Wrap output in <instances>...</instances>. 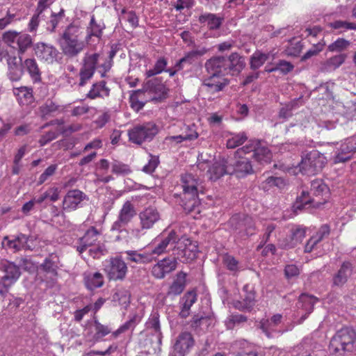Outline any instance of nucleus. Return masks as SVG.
I'll list each match as a JSON object with an SVG mask.
<instances>
[{
    "instance_id": "f257e3e1",
    "label": "nucleus",
    "mask_w": 356,
    "mask_h": 356,
    "mask_svg": "<svg viewBox=\"0 0 356 356\" xmlns=\"http://www.w3.org/2000/svg\"><path fill=\"white\" fill-rule=\"evenodd\" d=\"M105 28L104 22L97 21L95 16L92 15L84 37V29L80 24H70L59 34L58 38V44L62 54L70 59L78 57L84 51L92 37L98 40L102 38Z\"/></svg>"
},
{
    "instance_id": "f03ea898",
    "label": "nucleus",
    "mask_w": 356,
    "mask_h": 356,
    "mask_svg": "<svg viewBox=\"0 0 356 356\" xmlns=\"http://www.w3.org/2000/svg\"><path fill=\"white\" fill-rule=\"evenodd\" d=\"M181 181L183 188L181 205L186 213L193 212L200 204L198 192L202 188V181L199 177L191 173L183 175Z\"/></svg>"
},
{
    "instance_id": "7ed1b4c3",
    "label": "nucleus",
    "mask_w": 356,
    "mask_h": 356,
    "mask_svg": "<svg viewBox=\"0 0 356 356\" xmlns=\"http://www.w3.org/2000/svg\"><path fill=\"white\" fill-rule=\"evenodd\" d=\"M329 350L331 353L344 356L346 353L356 350V332L351 327H343L337 332L330 340Z\"/></svg>"
},
{
    "instance_id": "20e7f679",
    "label": "nucleus",
    "mask_w": 356,
    "mask_h": 356,
    "mask_svg": "<svg viewBox=\"0 0 356 356\" xmlns=\"http://www.w3.org/2000/svg\"><path fill=\"white\" fill-rule=\"evenodd\" d=\"M329 188L321 179H315L311 182L310 191L302 190L301 195L297 197L295 204L296 209L302 210L312 202L316 205L323 204L328 197Z\"/></svg>"
},
{
    "instance_id": "39448f33",
    "label": "nucleus",
    "mask_w": 356,
    "mask_h": 356,
    "mask_svg": "<svg viewBox=\"0 0 356 356\" xmlns=\"http://www.w3.org/2000/svg\"><path fill=\"white\" fill-rule=\"evenodd\" d=\"M326 158L316 149L305 152L302 154L299 163L300 170L308 175H315L324 168Z\"/></svg>"
},
{
    "instance_id": "423d86ee",
    "label": "nucleus",
    "mask_w": 356,
    "mask_h": 356,
    "mask_svg": "<svg viewBox=\"0 0 356 356\" xmlns=\"http://www.w3.org/2000/svg\"><path fill=\"white\" fill-rule=\"evenodd\" d=\"M158 132V126L153 122H147L133 127L128 131V136L129 141L141 145L151 141Z\"/></svg>"
},
{
    "instance_id": "0eeeda50",
    "label": "nucleus",
    "mask_w": 356,
    "mask_h": 356,
    "mask_svg": "<svg viewBox=\"0 0 356 356\" xmlns=\"http://www.w3.org/2000/svg\"><path fill=\"white\" fill-rule=\"evenodd\" d=\"M102 62L103 58L99 53L85 54L79 72L80 86H83L92 77L96 70L99 71V65Z\"/></svg>"
},
{
    "instance_id": "6e6552de",
    "label": "nucleus",
    "mask_w": 356,
    "mask_h": 356,
    "mask_svg": "<svg viewBox=\"0 0 356 356\" xmlns=\"http://www.w3.org/2000/svg\"><path fill=\"white\" fill-rule=\"evenodd\" d=\"M238 154H249L251 158L261 164L269 163L272 159L270 149L258 140L250 141L248 145L238 149Z\"/></svg>"
},
{
    "instance_id": "1a4fd4ad",
    "label": "nucleus",
    "mask_w": 356,
    "mask_h": 356,
    "mask_svg": "<svg viewBox=\"0 0 356 356\" xmlns=\"http://www.w3.org/2000/svg\"><path fill=\"white\" fill-rule=\"evenodd\" d=\"M2 39L8 45L18 49L21 53H24L28 48L31 47L33 43L32 38L29 34L15 31L5 32L3 34Z\"/></svg>"
},
{
    "instance_id": "9d476101",
    "label": "nucleus",
    "mask_w": 356,
    "mask_h": 356,
    "mask_svg": "<svg viewBox=\"0 0 356 356\" xmlns=\"http://www.w3.org/2000/svg\"><path fill=\"white\" fill-rule=\"evenodd\" d=\"M136 215L134 205L130 201H126L119 211L118 219L113 223L111 231L121 233L126 232L124 228Z\"/></svg>"
},
{
    "instance_id": "9b49d317",
    "label": "nucleus",
    "mask_w": 356,
    "mask_h": 356,
    "mask_svg": "<svg viewBox=\"0 0 356 356\" xmlns=\"http://www.w3.org/2000/svg\"><path fill=\"white\" fill-rule=\"evenodd\" d=\"M143 91L152 102H160L167 97L168 89L158 79L148 81L143 88Z\"/></svg>"
},
{
    "instance_id": "f8f14e48",
    "label": "nucleus",
    "mask_w": 356,
    "mask_h": 356,
    "mask_svg": "<svg viewBox=\"0 0 356 356\" xmlns=\"http://www.w3.org/2000/svg\"><path fill=\"white\" fill-rule=\"evenodd\" d=\"M248 154H238V149L234 153V159H230L229 165L233 168V174L237 177H244L253 172L252 165L250 161V156H247Z\"/></svg>"
},
{
    "instance_id": "ddd939ff",
    "label": "nucleus",
    "mask_w": 356,
    "mask_h": 356,
    "mask_svg": "<svg viewBox=\"0 0 356 356\" xmlns=\"http://www.w3.org/2000/svg\"><path fill=\"white\" fill-rule=\"evenodd\" d=\"M33 238L24 234H19L13 239H10L8 236H4L3 238V245L13 252H17L20 250H33L34 247L32 245Z\"/></svg>"
},
{
    "instance_id": "4468645a",
    "label": "nucleus",
    "mask_w": 356,
    "mask_h": 356,
    "mask_svg": "<svg viewBox=\"0 0 356 356\" xmlns=\"http://www.w3.org/2000/svg\"><path fill=\"white\" fill-rule=\"evenodd\" d=\"M243 293L241 300L234 301L233 306L239 311L252 310L255 305V291L252 286L247 284L243 287Z\"/></svg>"
},
{
    "instance_id": "2eb2a0df",
    "label": "nucleus",
    "mask_w": 356,
    "mask_h": 356,
    "mask_svg": "<svg viewBox=\"0 0 356 356\" xmlns=\"http://www.w3.org/2000/svg\"><path fill=\"white\" fill-rule=\"evenodd\" d=\"M204 67L208 74L213 76H225L228 74L226 56H216L207 60Z\"/></svg>"
},
{
    "instance_id": "dca6fc26",
    "label": "nucleus",
    "mask_w": 356,
    "mask_h": 356,
    "mask_svg": "<svg viewBox=\"0 0 356 356\" xmlns=\"http://www.w3.org/2000/svg\"><path fill=\"white\" fill-rule=\"evenodd\" d=\"M21 275L20 268L15 263L8 260L0 261V279L12 286Z\"/></svg>"
},
{
    "instance_id": "f3484780",
    "label": "nucleus",
    "mask_w": 356,
    "mask_h": 356,
    "mask_svg": "<svg viewBox=\"0 0 356 356\" xmlns=\"http://www.w3.org/2000/svg\"><path fill=\"white\" fill-rule=\"evenodd\" d=\"M35 54L41 60L52 64L57 60L60 55L58 50L51 44L38 42L34 47Z\"/></svg>"
},
{
    "instance_id": "a211bd4d",
    "label": "nucleus",
    "mask_w": 356,
    "mask_h": 356,
    "mask_svg": "<svg viewBox=\"0 0 356 356\" xmlns=\"http://www.w3.org/2000/svg\"><path fill=\"white\" fill-rule=\"evenodd\" d=\"M106 272L110 280H123L127 273V266L120 257L111 258Z\"/></svg>"
},
{
    "instance_id": "6ab92c4d",
    "label": "nucleus",
    "mask_w": 356,
    "mask_h": 356,
    "mask_svg": "<svg viewBox=\"0 0 356 356\" xmlns=\"http://www.w3.org/2000/svg\"><path fill=\"white\" fill-rule=\"evenodd\" d=\"M234 168L229 165L228 159H220L215 161L209 168L207 173L211 180L216 181L224 175H232Z\"/></svg>"
},
{
    "instance_id": "aec40b11",
    "label": "nucleus",
    "mask_w": 356,
    "mask_h": 356,
    "mask_svg": "<svg viewBox=\"0 0 356 356\" xmlns=\"http://www.w3.org/2000/svg\"><path fill=\"white\" fill-rule=\"evenodd\" d=\"M194 345V339L191 333H181L177 338L173 346L172 356H185Z\"/></svg>"
},
{
    "instance_id": "412c9836",
    "label": "nucleus",
    "mask_w": 356,
    "mask_h": 356,
    "mask_svg": "<svg viewBox=\"0 0 356 356\" xmlns=\"http://www.w3.org/2000/svg\"><path fill=\"white\" fill-rule=\"evenodd\" d=\"M84 200H88V197L84 193L78 189L70 190L64 197L63 209L75 210Z\"/></svg>"
},
{
    "instance_id": "4be33fe9",
    "label": "nucleus",
    "mask_w": 356,
    "mask_h": 356,
    "mask_svg": "<svg viewBox=\"0 0 356 356\" xmlns=\"http://www.w3.org/2000/svg\"><path fill=\"white\" fill-rule=\"evenodd\" d=\"M99 236V232L97 229L91 227L86 231L83 236L79 238L78 244L75 246L79 254L85 252L88 248L93 246L96 244Z\"/></svg>"
},
{
    "instance_id": "5701e85b",
    "label": "nucleus",
    "mask_w": 356,
    "mask_h": 356,
    "mask_svg": "<svg viewBox=\"0 0 356 356\" xmlns=\"http://www.w3.org/2000/svg\"><path fill=\"white\" fill-rule=\"evenodd\" d=\"M353 271V267L350 262H343L339 269L333 275L332 285L334 286L342 287L351 277Z\"/></svg>"
},
{
    "instance_id": "b1692460",
    "label": "nucleus",
    "mask_w": 356,
    "mask_h": 356,
    "mask_svg": "<svg viewBox=\"0 0 356 356\" xmlns=\"http://www.w3.org/2000/svg\"><path fill=\"white\" fill-rule=\"evenodd\" d=\"M318 300V299L317 298L307 293H302L299 296L296 307L298 310L301 309L305 312V313L302 315L300 323L305 321L307 316L313 312L314 305Z\"/></svg>"
},
{
    "instance_id": "393cba45",
    "label": "nucleus",
    "mask_w": 356,
    "mask_h": 356,
    "mask_svg": "<svg viewBox=\"0 0 356 356\" xmlns=\"http://www.w3.org/2000/svg\"><path fill=\"white\" fill-rule=\"evenodd\" d=\"M139 218L142 229H148L160 219V215L156 209L148 207L139 213Z\"/></svg>"
},
{
    "instance_id": "a878e982",
    "label": "nucleus",
    "mask_w": 356,
    "mask_h": 356,
    "mask_svg": "<svg viewBox=\"0 0 356 356\" xmlns=\"http://www.w3.org/2000/svg\"><path fill=\"white\" fill-rule=\"evenodd\" d=\"M226 63L228 74H238L245 66L243 57L236 52L232 53L229 56H226Z\"/></svg>"
},
{
    "instance_id": "bb28decb",
    "label": "nucleus",
    "mask_w": 356,
    "mask_h": 356,
    "mask_svg": "<svg viewBox=\"0 0 356 356\" xmlns=\"http://www.w3.org/2000/svg\"><path fill=\"white\" fill-rule=\"evenodd\" d=\"M186 273L180 271L176 275L175 279L170 285L167 295L168 296H176L180 295L186 287Z\"/></svg>"
},
{
    "instance_id": "cd10ccee",
    "label": "nucleus",
    "mask_w": 356,
    "mask_h": 356,
    "mask_svg": "<svg viewBox=\"0 0 356 356\" xmlns=\"http://www.w3.org/2000/svg\"><path fill=\"white\" fill-rule=\"evenodd\" d=\"M341 152L338 153L334 157L335 163H343L350 159V152L356 150V140L347 139L340 148Z\"/></svg>"
},
{
    "instance_id": "c85d7f7f",
    "label": "nucleus",
    "mask_w": 356,
    "mask_h": 356,
    "mask_svg": "<svg viewBox=\"0 0 356 356\" xmlns=\"http://www.w3.org/2000/svg\"><path fill=\"white\" fill-rule=\"evenodd\" d=\"M179 240L178 236L175 230H171L167 236L163 238L156 246L151 250L152 256L160 255L165 252L166 249L169 245H172L177 243Z\"/></svg>"
},
{
    "instance_id": "c756f323",
    "label": "nucleus",
    "mask_w": 356,
    "mask_h": 356,
    "mask_svg": "<svg viewBox=\"0 0 356 356\" xmlns=\"http://www.w3.org/2000/svg\"><path fill=\"white\" fill-rule=\"evenodd\" d=\"M228 83V80L223 76H213L212 74H209V77L204 80L203 86L207 87L210 92H216L222 90Z\"/></svg>"
},
{
    "instance_id": "7c9ffc66",
    "label": "nucleus",
    "mask_w": 356,
    "mask_h": 356,
    "mask_svg": "<svg viewBox=\"0 0 356 356\" xmlns=\"http://www.w3.org/2000/svg\"><path fill=\"white\" fill-rule=\"evenodd\" d=\"M188 244L182 250H178L177 258L184 263H188L194 260L197 257L198 249L196 245L192 243L190 241H187Z\"/></svg>"
},
{
    "instance_id": "2f4dec72",
    "label": "nucleus",
    "mask_w": 356,
    "mask_h": 356,
    "mask_svg": "<svg viewBox=\"0 0 356 356\" xmlns=\"http://www.w3.org/2000/svg\"><path fill=\"white\" fill-rule=\"evenodd\" d=\"M8 65L10 79L14 81H18L23 74L21 59L15 56H9L8 58Z\"/></svg>"
},
{
    "instance_id": "473e14b6",
    "label": "nucleus",
    "mask_w": 356,
    "mask_h": 356,
    "mask_svg": "<svg viewBox=\"0 0 356 356\" xmlns=\"http://www.w3.org/2000/svg\"><path fill=\"white\" fill-rule=\"evenodd\" d=\"M232 223L238 222L243 225L242 234L245 236H252L255 233V226L253 220L248 216H243V217L239 215L233 216L231 218Z\"/></svg>"
},
{
    "instance_id": "72a5a7b5",
    "label": "nucleus",
    "mask_w": 356,
    "mask_h": 356,
    "mask_svg": "<svg viewBox=\"0 0 356 356\" xmlns=\"http://www.w3.org/2000/svg\"><path fill=\"white\" fill-rule=\"evenodd\" d=\"M83 281L86 288L89 290L100 288L104 283V276L99 272L85 273L83 274Z\"/></svg>"
},
{
    "instance_id": "f704fd0d",
    "label": "nucleus",
    "mask_w": 356,
    "mask_h": 356,
    "mask_svg": "<svg viewBox=\"0 0 356 356\" xmlns=\"http://www.w3.org/2000/svg\"><path fill=\"white\" fill-rule=\"evenodd\" d=\"M14 95L21 105H31L34 102L33 89L31 88L22 86L13 89Z\"/></svg>"
},
{
    "instance_id": "c9c22d12",
    "label": "nucleus",
    "mask_w": 356,
    "mask_h": 356,
    "mask_svg": "<svg viewBox=\"0 0 356 356\" xmlns=\"http://www.w3.org/2000/svg\"><path fill=\"white\" fill-rule=\"evenodd\" d=\"M206 49L191 51L186 53L183 58H181L175 63V67H176L177 70H181L184 69L185 65H192L195 61L198 56H203L204 54H206Z\"/></svg>"
},
{
    "instance_id": "e433bc0d",
    "label": "nucleus",
    "mask_w": 356,
    "mask_h": 356,
    "mask_svg": "<svg viewBox=\"0 0 356 356\" xmlns=\"http://www.w3.org/2000/svg\"><path fill=\"white\" fill-rule=\"evenodd\" d=\"M197 300V294L195 291H191L184 294L181 298V306L179 316L182 318H186L190 315L191 306Z\"/></svg>"
},
{
    "instance_id": "4c0bfd02",
    "label": "nucleus",
    "mask_w": 356,
    "mask_h": 356,
    "mask_svg": "<svg viewBox=\"0 0 356 356\" xmlns=\"http://www.w3.org/2000/svg\"><path fill=\"white\" fill-rule=\"evenodd\" d=\"M105 81H101L92 86L91 89L87 94V97L94 99L97 97H107L110 94V89L106 87Z\"/></svg>"
},
{
    "instance_id": "58836bf2",
    "label": "nucleus",
    "mask_w": 356,
    "mask_h": 356,
    "mask_svg": "<svg viewBox=\"0 0 356 356\" xmlns=\"http://www.w3.org/2000/svg\"><path fill=\"white\" fill-rule=\"evenodd\" d=\"M127 255V259L128 261L135 262L136 264H147L150 263L154 259L151 252H143L139 253L135 250H129L125 252Z\"/></svg>"
},
{
    "instance_id": "ea45409f",
    "label": "nucleus",
    "mask_w": 356,
    "mask_h": 356,
    "mask_svg": "<svg viewBox=\"0 0 356 356\" xmlns=\"http://www.w3.org/2000/svg\"><path fill=\"white\" fill-rule=\"evenodd\" d=\"M198 21L200 24H207L210 30H217L220 27L223 19L213 13H204L199 17Z\"/></svg>"
},
{
    "instance_id": "a19ab883",
    "label": "nucleus",
    "mask_w": 356,
    "mask_h": 356,
    "mask_svg": "<svg viewBox=\"0 0 356 356\" xmlns=\"http://www.w3.org/2000/svg\"><path fill=\"white\" fill-rule=\"evenodd\" d=\"M118 51V45L113 44L108 53V58L103 59V62L99 65V72L102 77H105L108 72L110 71L113 65V58Z\"/></svg>"
},
{
    "instance_id": "79ce46f5",
    "label": "nucleus",
    "mask_w": 356,
    "mask_h": 356,
    "mask_svg": "<svg viewBox=\"0 0 356 356\" xmlns=\"http://www.w3.org/2000/svg\"><path fill=\"white\" fill-rule=\"evenodd\" d=\"M145 92H144L143 90H138L134 92L130 96V103L131 108L136 111H139L140 109L143 108L145 103L148 101L145 97H146Z\"/></svg>"
},
{
    "instance_id": "37998d69",
    "label": "nucleus",
    "mask_w": 356,
    "mask_h": 356,
    "mask_svg": "<svg viewBox=\"0 0 356 356\" xmlns=\"http://www.w3.org/2000/svg\"><path fill=\"white\" fill-rule=\"evenodd\" d=\"M306 230L305 228L296 227L291 230L290 241L284 245L285 248H291L302 242L305 237Z\"/></svg>"
},
{
    "instance_id": "c03bdc74",
    "label": "nucleus",
    "mask_w": 356,
    "mask_h": 356,
    "mask_svg": "<svg viewBox=\"0 0 356 356\" xmlns=\"http://www.w3.org/2000/svg\"><path fill=\"white\" fill-rule=\"evenodd\" d=\"M24 66L34 82L40 81V71L35 59L29 58L25 60Z\"/></svg>"
},
{
    "instance_id": "a18cd8bd",
    "label": "nucleus",
    "mask_w": 356,
    "mask_h": 356,
    "mask_svg": "<svg viewBox=\"0 0 356 356\" xmlns=\"http://www.w3.org/2000/svg\"><path fill=\"white\" fill-rule=\"evenodd\" d=\"M58 257L56 254H51L46 258L41 264L40 268L46 273H51L53 275H57V262Z\"/></svg>"
},
{
    "instance_id": "49530a36",
    "label": "nucleus",
    "mask_w": 356,
    "mask_h": 356,
    "mask_svg": "<svg viewBox=\"0 0 356 356\" xmlns=\"http://www.w3.org/2000/svg\"><path fill=\"white\" fill-rule=\"evenodd\" d=\"M189 131L191 132L190 134L167 136L165 140L170 143L179 144L184 140H193L198 137V134L195 130L189 129Z\"/></svg>"
},
{
    "instance_id": "de8ad7c7",
    "label": "nucleus",
    "mask_w": 356,
    "mask_h": 356,
    "mask_svg": "<svg viewBox=\"0 0 356 356\" xmlns=\"http://www.w3.org/2000/svg\"><path fill=\"white\" fill-rule=\"evenodd\" d=\"M222 263L233 275H236L240 270L241 267L238 261L229 254L223 255Z\"/></svg>"
},
{
    "instance_id": "09e8293b",
    "label": "nucleus",
    "mask_w": 356,
    "mask_h": 356,
    "mask_svg": "<svg viewBox=\"0 0 356 356\" xmlns=\"http://www.w3.org/2000/svg\"><path fill=\"white\" fill-rule=\"evenodd\" d=\"M64 17L65 10L63 8L58 13H52L47 23V29L51 33L55 32L56 27Z\"/></svg>"
},
{
    "instance_id": "8fccbe9b",
    "label": "nucleus",
    "mask_w": 356,
    "mask_h": 356,
    "mask_svg": "<svg viewBox=\"0 0 356 356\" xmlns=\"http://www.w3.org/2000/svg\"><path fill=\"white\" fill-rule=\"evenodd\" d=\"M111 172L118 176H125L131 172L129 165L118 160H114L111 163Z\"/></svg>"
},
{
    "instance_id": "3c124183",
    "label": "nucleus",
    "mask_w": 356,
    "mask_h": 356,
    "mask_svg": "<svg viewBox=\"0 0 356 356\" xmlns=\"http://www.w3.org/2000/svg\"><path fill=\"white\" fill-rule=\"evenodd\" d=\"M268 59V54L259 51L254 52L250 57V68L252 70L259 69Z\"/></svg>"
},
{
    "instance_id": "603ef678",
    "label": "nucleus",
    "mask_w": 356,
    "mask_h": 356,
    "mask_svg": "<svg viewBox=\"0 0 356 356\" xmlns=\"http://www.w3.org/2000/svg\"><path fill=\"white\" fill-rule=\"evenodd\" d=\"M168 65V60L164 57H160L155 63L154 67L146 71L147 77H151L165 71Z\"/></svg>"
},
{
    "instance_id": "864d4df0",
    "label": "nucleus",
    "mask_w": 356,
    "mask_h": 356,
    "mask_svg": "<svg viewBox=\"0 0 356 356\" xmlns=\"http://www.w3.org/2000/svg\"><path fill=\"white\" fill-rule=\"evenodd\" d=\"M94 327L95 331L94 339L96 341L100 340L102 338L111 332V329L108 325L102 324L95 318H94Z\"/></svg>"
},
{
    "instance_id": "5fc2aeb1",
    "label": "nucleus",
    "mask_w": 356,
    "mask_h": 356,
    "mask_svg": "<svg viewBox=\"0 0 356 356\" xmlns=\"http://www.w3.org/2000/svg\"><path fill=\"white\" fill-rule=\"evenodd\" d=\"M282 318V316L280 314L273 315L270 320L261 321L260 327L263 332L268 335V330H273L274 327L280 324L281 323Z\"/></svg>"
},
{
    "instance_id": "6e6d98bb",
    "label": "nucleus",
    "mask_w": 356,
    "mask_h": 356,
    "mask_svg": "<svg viewBox=\"0 0 356 356\" xmlns=\"http://www.w3.org/2000/svg\"><path fill=\"white\" fill-rule=\"evenodd\" d=\"M248 139V137L244 132L236 134H232V137L227 140V147L234 149L236 147L243 144Z\"/></svg>"
},
{
    "instance_id": "4d7b16f0",
    "label": "nucleus",
    "mask_w": 356,
    "mask_h": 356,
    "mask_svg": "<svg viewBox=\"0 0 356 356\" xmlns=\"http://www.w3.org/2000/svg\"><path fill=\"white\" fill-rule=\"evenodd\" d=\"M246 321L247 317L245 316L239 314H233L227 318L225 324L228 329H233L236 325Z\"/></svg>"
},
{
    "instance_id": "13d9d810",
    "label": "nucleus",
    "mask_w": 356,
    "mask_h": 356,
    "mask_svg": "<svg viewBox=\"0 0 356 356\" xmlns=\"http://www.w3.org/2000/svg\"><path fill=\"white\" fill-rule=\"evenodd\" d=\"M350 44V41L344 38H339L328 46L330 51L341 52L346 49Z\"/></svg>"
},
{
    "instance_id": "bf43d9fd",
    "label": "nucleus",
    "mask_w": 356,
    "mask_h": 356,
    "mask_svg": "<svg viewBox=\"0 0 356 356\" xmlns=\"http://www.w3.org/2000/svg\"><path fill=\"white\" fill-rule=\"evenodd\" d=\"M159 261L161 267H163V274L165 277L167 274L174 271L177 266V259L175 258H165Z\"/></svg>"
},
{
    "instance_id": "052dcab7",
    "label": "nucleus",
    "mask_w": 356,
    "mask_h": 356,
    "mask_svg": "<svg viewBox=\"0 0 356 356\" xmlns=\"http://www.w3.org/2000/svg\"><path fill=\"white\" fill-rule=\"evenodd\" d=\"M325 45V43L323 42H319L317 44H314L302 56L300 59L301 61H305L307 59L310 58L311 57L316 56L319 52H321L323 49Z\"/></svg>"
},
{
    "instance_id": "680f3d73",
    "label": "nucleus",
    "mask_w": 356,
    "mask_h": 356,
    "mask_svg": "<svg viewBox=\"0 0 356 356\" xmlns=\"http://www.w3.org/2000/svg\"><path fill=\"white\" fill-rule=\"evenodd\" d=\"M130 293L127 290H119L113 296V298L119 302V304L127 307L130 302Z\"/></svg>"
},
{
    "instance_id": "e2e57ef3",
    "label": "nucleus",
    "mask_w": 356,
    "mask_h": 356,
    "mask_svg": "<svg viewBox=\"0 0 356 356\" xmlns=\"http://www.w3.org/2000/svg\"><path fill=\"white\" fill-rule=\"evenodd\" d=\"M302 47L300 42H290L289 46L285 49V53L287 56L297 57L302 51Z\"/></svg>"
},
{
    "instance_id": "0e129e2a",
    "label": "nucleus",
    "mask_w": 356,
    "mask_h": 356,
    "mask_svg": "<svg viewBox=\"0 0 356 356\" xmlns=\"http://www.w3.org/2000/svg\"><path fill=\"white\" fill-rule=\"evenodd\" d=\"M346 58L345 54H339L332 56L327 61V65L330 69H336L342 65Z\"/></svg>"
},
{
    "instance_id": "69168bd1",
    "label": "nucleus",
    "mask_w": 356,
    "mask_h": 356,
    "mask_svg": "<svg viewBox=\"0 0 356 356\" xmlns=\"http://www.w3.org/2000/svg\"><path fill=\"white\" fill-rule=\"evenodd\" d=\"M58 168L57 164L50 165L42 174L40 175L38 179V184H42L49 177L54 175Z\"/></svg>"
},
{
    "instance_id": "338daca9",
    "label": "nucleus",
    "mask_w": 356,
    "mask_h": 356,
    "mask_svg": "<svg viewBox=\"0 0 356 356\" xmlns=\"http://www.w3.org/2000/svg\"><path fill=\"white\" fill-rule=\"evenodd\" d=\"M276 65L277 71H280L283 74H288L289 72H291L294 68V66L291 63L284 60H280L276 63Z\"/></svg>"
},
{
    "instance_id": "774afa93",
    "label": "nucleus",
    "mask_w": 356,
    "mask_h": 356,
    "mask_svg": "<svg viewBox=\"0 0 356 356\" xmlns=\"http://www.w3.org/2000/svg\"><path fill=\"white\" fill-rule=\"evenodd\" d=\"M58 106L52 101H47L40 107V112L42 115H48L58 110Z\"/></svg>"
}]
</instances>
